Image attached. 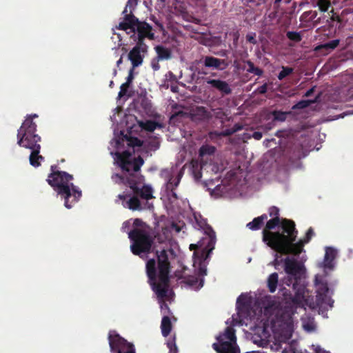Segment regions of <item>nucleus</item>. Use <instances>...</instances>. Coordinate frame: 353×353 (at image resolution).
I'll use <instances>...</instances> for the list:
<instances>
[{"label": "nucleus", "instance_id": "obj_1", "mask_svg": "<svg viewBox=\"0 0 353 353\" xmlns=\"http://www.w3.org/2000/svg\"><path fill=\"white\" fill-rule=\"evenodd\" d=\"M115 161L122 174H112V179L114 183L123 184L132 190V193L123 192L118 195L123 206L132 211L152 208L153 205L148 201L154 198L153 190L144 184V176L140 174L141 168L144 163L143 159L141 156L132 158V154L125 150L115 152Z\"/></svg>", "mask_w": 353, "mask_h": 353}, {"label": "nucleus", "instance_id": "obj_2", "mask_svg": "<svg viewBox=\"0 0 353 353\" xmlns=\"http://www.w3.org/2000/svg\"><path fill=\"white\" fill-rule=\"evenodd\" d=\"M263 241L278 253L289 252L286 243L294 241L298 234L295 223L292 220L279 217L272 218L267 221L263 232Z\"/></svg>", "mask_w": 353, "mask_h": 353}, {"label": "nucleus", "instance_id": "obj_3", "mask_svg": "<svg viewBox=\"0 0 353 353\" xmlns=\"http://www.w3.org/2000/svg\"><path fill=\"white\" fill-rule=\"evenodd\" d=\"M157 257L159 282L157 281V264L155 259H149L146 263V273L153 291L156 293L158 298L163 299L168 294L170 282L169 274L170 272V263L165 250H163L160 252H157Z\"/></svg>", "mask_w": 353, "mask_h": 353}, {"label": "nucleus", "instance_id": "obj_4", "mask_svg": "<svg viewBox=\"0 0 353 353\" xmlns=\"http://www.w3.org/2000/svg\"><path fill=\"white\" fill-rule=\"evenodd\" d=\"M132 7L131 0H128L122 12L123 20L115 28L123 30L128 34H131L130 38L137 43H145V39L153 40L155 37L152 26L145 21H140L132 13Z\"/></svg>", "mask_w": 353, "mask_h": 353}, {"label": "nucleus", "instance_id": "obj_5", "mask_svg": "<svg viewBox=\"0 0 353 353\" xmlns=\"http://www.w3.org/2000/svg\"><path fill=\"white\" fill-rule=\"evenodd\" d=\"M57 165L51 166V173L48 175L49 185L54 188L57 194L64 199L65 206L70 209L82 196L81 190L72 183L73 176L63 171H56Z\"/></svg>", "mask_w": 353, "mask_h": 353}, {"label": "nucleus", "instance_id": "obj_6", "mask_svg": "<svg viewBox=\"0 0 353 353\" xmlns=\"http://www.w3.org/2000/svg\"><path fill=\"white\" fill-rule=\"evenodd\" d=\"M303 265L294 258L286 257L284 259V270L287 276L283 279V284L292 286L294 292L292 302L299 303L304 299V288L300 285Z\"/></svg>", "mask_w": 353, "mask_h": 353}, {"label": "nucleus", "instance_id": "obj_7", "mask_svg": "<svg viewBox=\"0 0 353 353\" xmlns=\"http://www.w3.org/2000/svg\"><path fill=\"white\" fill-rule=\"evenodd\" d=\"M128 238L132 242L130 249L134 255L141 256L142 253L150 252L153 238L143 228H134L128 232Z\"/></svg>", "mask_w": 353, "mask_h": 353}, {"label": "nucleus", "instance_id": "obj_8", "mask_svg": "<svg viewBox=\"0 0 353 353\" xmlns=\"http://www.w3.org/2000/svg\"><path fill=\"white\" fill-rule=\"evenodd\" d=\"M216 340L217 343H213L212 347L217 353H240L233 327H227L224 333L216 337Z\"/></svg>", "mask_w": 353, "mask_h": 353}, {"label": "nucleus", "instance_id": "obj_9", "mask_svg": "<svg viewBox=\"0 0 353 353\" xmlns=\"http://www.w3.org/2000/svg\"><path fill=\"white\" fill-rule=\"evenodd\" d=\"M315 285L316 287V296L314 301L309 302L306 300L307 304L312 310L327 309L329 306H333L334 300L332 299L329 294V288L327 283L324 281L321 277L316 276L315 277Z\"/></svg>", "mask_w": 353, "mask_h": 353}, {"label": "nucleus", "instance_id": "obj_10", "mask_svg": "<svg viewBox=\"0 0 353 353\" xmlns=\"http://www.w3.org/2000/svg\"><path fill=\"white\" fill-rule=\"evenodd\" d=\"M108 339L112 353H136L134 345L115 330L109 332Z\"/></svg>", "mask_w": 353, "mask_h": 353}, {"label": "nucleus", "instance_id": "obj_11", "mask_svg": "<svg viewBox=\"0 0 353 353\" xmlns=\"http://www.w3.org/2000/svg\"><path fill=\"white\" fill-rule=\"evenodd\" d=\"M160 175L162 178L167 180L165 189L168 192V196H170V199L172 198L174 200H177L179 197L175 190L180 183L182 174L179 172L176 176L174 177L170 170L163 169L161 171Z\"/></svg>", "mask_w": 353, "mask_h": 353}, {"label": "nucleus", "instance_id": "obj_12", "mask_svg": "<svg viewBox=\"0 0 353 353\" xmlns=\"http://www.w3.org/2000/svg\"><path fill=\"white\" fill-rule=\"evenodd\" d=\"M37 117L38 115L34 114L27 117L23 121V143L41 141V137L35 134L37 124L32 121L33 118Z\"/></svg>", "mask_w": 353, "mask_h": 353}, {"label": "nucleus", "instance_id": "obj_13", "mask_svg": "<svg viewBox=\"0 0 353 353\" xmlns=\"http://www.w3.org/2000/svg\"><path fill=\"white\" fill-rule=\"evenodd\" d=\"M314 235V230L310 227L307 230L305 236L303 239L299 240L296 243H295L296 238L294 241L289 240L286 243L289 247V252L286 253L285 254H293L297 256L301 254L303 251L304 245L309 243Z\"/></svg>", "mask_w": 353, "mask_h": 353}, {"label": "nucleus", "instance_id": "obj_14", "mask_svg": "<svg viewBox=\"0 0 353 353\" xmlns=\"http://www.w3.org/2000/svg\"><path fill=\"white\" fill-rule=\"evenodd\" d=\"M148 46L145 43L136 42V45L128 53V59L132 63L133 68L139 66L143 61V54L148 51Z\"/></svg>", "mask_w": 353, "mask_h": 353}, {"label": "nucleus", "instance_id": "obj_15", "mask_svg": "<svg viewBox=\"0 0 353 353\" xmlns=\"http://www.w3.org/2000/svg\"><path fill=\"white\" fill-rule=\"evenodd\" d=\"M211 252L210 247H207L206 249L203 250L201 252L196 251L193 253L194 265H198L199 272L201 276L207 274V269L204 263L210 257Z\"/></svg>", "mask_w": 353, "mask_h": 353}, {"label": "nucleus", "instance_id": "obj_16", "mask_svg": "<svg viewBox=\"0 0 353 353\" xmlns=\"http://www.w3.org/2000/svg\"><path fill=\"white\" fill-rule=\"evenodd\" d=\"M196 221L200 229L204 230V232L208 235L207 247H210V251H212L214 249L216 243V234L212 227L207 223L205 219L200 217V220L195 217Z\"/></svg>", "mask_w": 353, "mask_h": 353}, {"label": "nucleus", "instance_id": "obj_17", "mask_svg": "<svg viewBox=\"0 0 353 353\" xmlns=\"http://www.w3.org/2000/svg\"><path fill=\"white\" fill-rule=\"evenodd\" d=\"M39 143V142L23 143V147L32 150L29 161L30 165L34 167H39L41 165V161L44 160V157L39 154L41 145Z\"/></svg>", "mask_w": 353, "mask_h": 353}, {"label": "nucleus", "instance_id": "obj_18", "mask_svg": "<svg viewBox=\"0 0 353 353\" xmlns=\"http://www.w3.org/2000/svg\"><path fill=\"white\" fill-rule=\"evenodd\" d=\"M203 63L206 68L219 70H223L228 66V63L225 60L212 56L204 57L203 58Z\"/></svg>", "mask_w": 353, "mask_h": 353}, {"label": "nucleus", "instance_id": "obj_19", "mask_svg": "<svg viewBox=\"0 0 353 353\" xmlns=\"http://www.w3.org/2000/svg\"><path fill=\"white\" fill-rule=\"evenodd\" d=\"M206 82L208 84L211 85L212 88L218 90L222 96L228 95L232 93L230 85L225 81L209 79Z\"/></svg>", "mask_w": 353, "mask_h": 353}, {"label": "nucleus", "instance_id": "obj_20", "mask_svg": "<svg viewBox=\"0 0 353 353\" xmlns=\"http://www.w3.org/2000/svg\"><path fill=\"white\" fill-rule=\"evenodd\" d=\"M318 15V13L315 10H309L304 12L299 18L301 23H308L313 22V26H316L321 23V18L315 19Z\"/></svg>", "mask_w": 353, "mask_h": 353}, {"label": "nucleus", "instance_id": "obj_21", "mask_svg": "<svg viewBox=\"0 0 353 353\" xmlns=\"http://www.w3.org/2000/svg\"><path fill=\"white\" fill-rule=\"evenodd\" d=\"M336 256V251L332 248H327L323 260V267L325 269L332 270L334 264V260Z\"/></svg>", "mask_w": 353, "mask_h": 353}, {"label": "nucleus", "instance_id": "obj_22", "mask_svg": "<svg viewBox=\"0 0 353 353\" xmlns=\"http://www.w3.org/2000/svg\"><path fill=\"white\" fill-rule=\"evenodd\" d=\"M268 219V215L263 214L262 215L254 218L251 222L247 223L246 227L253 231L258 230L261 228L263 223Z\"/></svg>", "mask_w": 353, "mask_h": 353}, {"label": "nucleus", "instance_id": "obj_23", "mask_svg": "<svg viewBox=\"0 0 353 353\" xmlns=\"http://www.w3.org/2000/svg\"><path fill=\"white\" fill-rule=\"evenodd\" d=\"M139 127H141V129L150 132H152L157 128H161L162 127V125L161 123L152 120L139 121Z\"/></svg>", "mask_w": 353, "mask_h": 353}, {"label": "nucleus", "instance_id": "obj_24", "mask_svg": "<svg viewBox=\"0 0 353 353\" xmlns=\"http://www.w3.org/2000/svg\"><path fill=\"white\" fill-rule=\"evenodd\" d=\"M154 50L157 54L158 60H168L172 57L170 50L162 45L155 46Z\"/></svg>", "mask_w": 353, "mask_h": 353}, {"label": "nucleus", "instance_id": "obj_25", "mask_svg": "<svg viewBox=\"0 0 353 353\" xmlns=\"http://www.w3.org/2000/svg\"><path fill=\"white\" fill-rule=\"evenodd\" d=\"M216 148L209 144H204L201 145L199 150V156L202 159L204 157H210L214 154Z\"/></svg>", "mask_w": 353, "mask_h": 353}, {"label": "nucleus", "instance_id": "obj_26", "mask_svg": "<svg viewBox=\"0 0 353 353\" xmlns=\"http://www.w3.org/2000/svg\"><path fill=\"white\" fill-rule=\"evenodd\" d=\"M279 283V275L276 272L269 275L267 280V285L270 292L274 293L276 290Z\"/></svg>", "mask_w": 353, "mask_h": 353}, {"label": "nucleus", "instance_id": "obj_27", "mask_svg": "<svg viewBox=\"0 0 353 353\" xmlns=\"http://www.w3.org/2000/svg\"><path fill=\"white\" fill-rule=\"evenodd\" d=\"M172 328L170 319L168 316H164L161 320V329L162 335L165 337L168 336Z\"/></svg>", "mask_w": 353, "mask_h": 353}, {"label": "nucleus", "instance_id": "obj_28", "mask_svg": "<svg viewBox=\"0 0 353 353\" xmlns=\"http://www.w3.org/2000/svg\"><path fill=\"white\" fill-rule=\"evenodd\" d=\"M339 39L332 40L327 43L321 44L316 47L315 50L319 51L320 50H325L326 52H330L334 50L339 44Z\"/></svg>", "mask_w": 353, "mask_h": 353}, {"label": "nucleus", "instance_id": "obj_29", "mask_svg": "<svg viewBox=\"0 0 353 353\" xmlns=\"http://www.w3.org/2000/svg\"><path fill=\"white\" fill-rule=\"evenodd\" d=\"M246 64L248 66L247 72L249 73L254 74L256 76H261L263 74V70L259 67H256L252 61L248 60Z\"/></svg>", "mask_w": 353, "mask_h": 353}, {"label": "nucleus", "instance_id": "obj_30", "mask_svg": "<svg viewBox=\"0 0 353 353\" xmlns=\"http://www.w3.org/2000/svg\"><path fill=\"white\" fill-rule=\"evenodd\" d=\"M314 3L319 7V9L322 12H325L331 6L330 0H314Z\"/></svg>", "mask_w": 353, "mask_h": 353}, {"label": "nucleus", "instance_id": "obj_31", "mask_svg": "<svg viewBox=\"0 0 353 353\" xmlns=\"http://www.w3.org/2000/svg\"><path fill=\"white\" fill-rule=\"evenodd\" d=\"M207 248V240L206 239H202L201 241L198 242L196 244H190V250L201 252L203 250L206 249Z\"/></svg>", "mask_w": 353, "mask_h": 353}, {"label": "nucleus", "instance_id": "obj_32", "mask_svg": "<svg viewBox=\"0 0 353 353\" xmlns=\"http://www.w3.org/2000/svg\"><path fill=\"white\" fill-rule=\"evenodd\" d=\"M166 345L169 349V353H178L179 350L176 344V337L174 336L172 338H170L167 342Z\"/></svg>", "mask_w": 353, "mask_h": 353}, {"label": "nucleus", "instance_id": "obj_33", "mask_svg": "<svg viewBox=\"0 0 353 353\" xmlns=\"http://www.w3.org/2000/svg\"><path fill=\"white\" fill-rule=\"evenodd\" d=\"M160 143L157 139H153L148 141L144 146V148L149 151H155L159 149Z\"/></svg>", "mask_w": 353, "mask_h": 353}, {"label": "nucleus", "instance_id": "obj_34", "mask_svg": "<svg viewBox=\"0 0 353 353\" xmlns=\"http://www.w3.org/2000/svg\"><path fill=\"white\" fill-rule=\"evenodd\" d=\"M287 38L294 42H300L302 40V36L300 32H294V31H288L286 33Z\"/></svg>", "mask_w": 353, "mask_h": 353}, {"label": "nucleus", "instance_id": "obj_35", "mask_svg": "<svg viewBox=\"0 0 353 353\" xmlns=\"http://www.w3.org/2000/svg\"><path fill=\"white\" fill-rule=\"evenodd\" d=\"M293 68L290 67L283 66L281 71L278 74V79L281 81L286 77L289 76L293 72Z\"/></svg>", "mask_w": 353, "mask_h": 353}, {"label": "nucleus", "instance_id": "obj_36", "mask_svg": "<svg viewBox=\"0 0 353 353\" xmlns=\"http://www.w3.org/2000/svg\"><path fill=\"white\" fill-rule=\"evenodd\" d=\"M129 87L130 85H127L125 83L121 84V85L120 86V91L118 94L119 98H122L124 96L131 97L130 94H128V90Z\"/></svg>", "mask_w": 353, "mask_h": 353}, {"label": "nucleus", "instance_id": "obj_37", "mask_svg": "<svg viewBox=\"0 0 353 353\" xmlns=\"http://www.w3.org/2000/svg\"><path fill=\"white\" fill-rule=\"evenodd\" d=\"M268 212L270 216L274 218V217H279V209L276 206H272L268 209Z\"/></svg>", "mask_w": 353, "mask_h": 353}, {"label": "nucleus", "instance_id": "obj_38", "mask_svg": "<svg viewBox=\"0 0 353 353\" xmlns=\"http://www.w3.org/2000/svg\"><path fill=\"white\" fill-rule=\"evenodd\" d=\"M283 0H274V6H273L274 11L270 14V17H272L273 18V17H276V13L279 12V6H280V3Z\"/></svg>", "mask_w": 353, "mask_h": 353}, {"label": "nucleus", "instance_id": "obj_39", "mask_svg": "<svg viewBox=\"0 0 353 353\" xmlns=\"http://www.w3.org/2000/svg\"><path fill=\"white\" fill-rule=\"evenodd\" d=\"M314 101H310V100H302L298 102L296 105V106L298 108H305L307 107L310 103H314Z\"/></svg>", "mask_w": 353, "mask_h": 353}, {"label": "nucleus", "instance_id": "obj_40", "mask_svg": "<svg viewBox=\"0 0 353 353\" xmlns=\"http://www.w3.org/2000/svg\"><path fill=\"white\" fill-rule=\"evenodd\" d=\"M213 112L214 117L216 119H223L225 117V112L221 109L214 110Z\"/></svg>", "mask_w": 353, "mask_h": 353}, {"label": "nucleus", "instance_id": "obj_41", "mask_svg": "<svg viewBox=\"0 0 353 353\" xmlns=\"http://www.w3.org/2000/svg\"><path fill=\"white\" fill-rule=\"evenodd\" d=\"M268 84L267 83H265L264 84H263L261 86H259L256 90H255V93H258V94H264L267 92L268 91Z\"/></svg>", "mask_w": 353, "mask_h": 353}, {"label": "nucleus", "instance_id": "obj_42", "mask_svg": "<svg viewBox=\"0 0 353 353\" xmlns=\"http://www.w3.org/2000/svg\"><path fill=\"white\" fill-rule=\"evenodd\" d=\"M274 260L272 262V265L274 266L276 269H277V267L283 261L284 259H280V256H279L278 253H276L274 254Z\"/></svg>", "mask_w": 353, "mask_h": 353}, {"label": "nucleus", "instance_id": "obj_43", "mask_svg": "<svg viewBox=\"0 0 353 353\" xmlns=\"http://www.w3.org/2000/svg\"><path fill=\"white\" fill-rule=\"evenodd\" d=\"M292 315H293L292 312H283V314L281 316V319H282V320H284L283 319L286 316V322L288 323H290L292 321Z\"/></svg>", "mask_w": 353, "mask_h": 353}, {"label": "nucleus", "instance_id": "obj_44", "mask_svg": "<svg viewBox=\"0 0 353 353\" xmlns=\"http://www.w3.org/2000/svg\"><path fill=\"white\" fill-rule=\"evenodd\" d=\"M246 40L249 43H250L252 44H254V45L257 43V41L256 39V34L255 33L248 34L246 35Z\"/></svg>", "mask_w": 353, "mask_h": 353}, {"label": "nucleus", "instance_id": "obj_45", "mask_svg": "<svg viewBox=\"0 0 353 353\" xmlns=\"http://www.w3.org/2000/svg\"><path fill=\"white\" fill-rule=\"evenodd\" d=\"M234 132H233L232 128L225 129L222 130L221 132L217 134L219 137H228L233 134Z\"/></svg>", "mask_w": 353, "mask_h": 353}, {"label": "nucleus", "instance_id": "obj_46", "mask_svg": "<svg viewBox=\"0 0 353 353\" xmlns=\"http://www.w3.org/2000/svg\"><path fill=\"white\" fill-rule=\"evenodd\" d=\"M133 71H134V68L133 67L129 71V73H128V75L127 77V79H126V81L125 82V83H126L127 85H131L133 79H134V74H133Z\"/></svg>", "mask_w": 353, "mask_h": 353}, {"label": "nucleus", "instance_id": "obj_47", "mask_svg": "<svg viewBox=\"0 0 353 353\" xmlns=\"http://www.w3.org/2000/svg\"><path fill=\"white\" fill-rule=\"evenodd\" d=\"M145 225V223L140 219H135L133 221V225L135 228H142Z\"/></svg>", "mask_w": 353, "mask_h": 353}, {"label": "nucleus", "instance_id": "obj_48", "mask_svg": "<svg viewBox=\"0 0 353 353\" xmlns=\"http://www.w3.org/2000/svg\"><path fill=\"white\" fill-rule=\"evenodd\" d=\"M247 3H253L254 6H257L263 3H265V0H244Z\"/></svg>", "mask_w": 353, "mask_h": 353}, {"label": "nucleus", "instance_id": "obj_49", "mask_svg": "<svg viewBox=\"0 0 353 353\" xmlns=\"http://www.w3.org/2000/svg\"><path fill=\"white\" fill-rule=\"evenodd\" d=\"M331 12L332 13V17L330 18L331 21H336L338 22H341V17L339 15H336V14H334V10L333 9L331 10Z\"/></svg>", "mask_w": 353, "mask_h": 353}, {"label": "nucleus", "instance_id": "obj_50", "mask_svg": "<svg viewBox=\"0 0 353 353\" xmlns=\"http://www.w3.org/2000/svg\"><path fill=\"white\" fill-rule=\"evenodd\" d=\"M274 118L275 119L280 120V121H284L285 119L284 113L281 112L280 114H277L276 112H274Z\"/></svg>", "mask_w": 353, "mask_h": 353}, {"label": "nucleus", "instance_id": "obj_51", "mask_svg": "<svg viewBox=\"0 0 353 353\" xmlns=\"http://www.w3.org/2000/svg\"><path fill=\"white\" fill-rule=\"evenodd\" d=\"M263 137V134L261 132L256 131L253 133L252 137L256 140H260Z\"/></svg>", "mask_w": 353, "mask_h": 353}, {"label": "nucleus", "instance_id": "obj_52", "mask_svg": "<svg viewBox=\"0 0 353 353\" xmlns=\"http://www.w3.org/2000/svg\"><path fill=\"white\" fill-rule=\"evenodd\" d=\"M130 227V223L129 221H124L122 224L121 230L125 232Z\"/></svg>", "mask_w": 353, "mask_h": 353}, {"label": "nucleus", "instance_id": "obj_53", "mask_svg": "<svg viewBox=\"0 0 353 353\" xmlns=\"http://www.w3.org/2000/svg\"><path fill=\"white\" fill-rule=\"evenodd\" d=\"M232 128L233 130V132L235 133L238 131L241 130L243 129V125L240 123H236Z\"/></svg>", "mask_w": 353, "mask_h": 353}, {"label": "nucleus", "instance_id": "obj_54", "mask_svg": "<svg viewBox=\"0 0 353 353\" xmlns=\"http://www.w3.org/2000/svg\"><path fill=\"white\" fill-rule=\"evenodd\" d=\"M314 350V353H330L329 352H327L323 349H321L319 346L315 347L314 345H312Z\"/></svg>", "mask_w": 353, "mask_h": 353}, {"label": "nucleus", "instance_id": "obj_55", "mask_svg": "<svg viewBox=\"0 0 353 353\" xmlns=\"http://www.w3.org/2000/svg\"><path fill=\"white\" fill-rule=\"evenodd\" d=\"M22 130V125H21L20 128L18 130L17 139H18V144L19 145H22V135L21 134V130Z\"/></svg>", "mask_w": 353, "mask_h": 353}, {"label": "nucleus", "instance_id": "obj_56", "mask_svg": "<svg viewBox=\"0 0 353 353\" xmlns=\"http://www.w3.org/2000/svg\"><path fill=\"white\" fill-rule=\"evenodd\" d=\"M187 283L191 285H194L197 283V278L192 277L187 280Z\"/></svg>", "mask_w": 353, "mask_h": 353}, {"label": "nucleus", "instance_id": "obj_57", "mask_svg": "<svg viewBox=\"0 0 353 353\" xmlns=\"http://www.w3.org/2000/svg\"><path fill=\"white\" fill-rule=\"evenodd\" d=\"M315 86L312 87V88L309 89L304 94V97H308L311 96L313 92H314Z\"/></svg>", "mask_w": 353, "mask_h": 353}, {"label": "nucleus", "instance_id": "obj_58", "mask_svg": "<svg viewBox=\"0 0 353 353\" xmlns=\"http://www.w3.org/2000/svg\"><path fill=\"white\" fill-rule=\"evenodd\" d=\"M152 68L154 70H158L160 68V65L159 64L158 61H152Z\"/></svg>", "mask_w": 353, "mask_h": 353}, {"label": "nucleus", "instance_id": "obj_59", "mask_svg": "<svg viewBox=\"0 0 353 353\" xmlns=\"http://www.w3.org/2000/svg\"><path fill=\"white\" fill-rule=\"evenodd\" d=\"M185 114V113L183 112V111H179L178 112H175L174 114H173L170 119H174L175 117H178V116H183Z\"/></svg>", "mask_w": 353, "mask_h": 353}, {"label": "nucleus", "instance_id": "obj_60", "mask_svg": "<svg viewBox=\"0 0 353 353\" xmlns=\"http://www.w3.org/2000/svg\"><path fill=\"white\" fill-rule=\"evenodd\" d=\"M142 144H143V141H141L140 139H139L137 138L134 139V145H135L137 146H141Z\"/></svg>", "mask_w": 353, "mask_h": 353}, {"label": "nucleus", "instance_id": "obj_61", "mask_svg": "<svg viewBox=\"0 0 353 353\" xmlns=\"http://www.w3.org/2000/svg\"><path fill=\"white\" fill-rule=\"evenodd\" d=\"M123 62V57H121L117 61V65L119 66L120 64H121Z\"/></svg>", "mask_w": 353, "mask_h": 353}, {"label": "nucleus", "instance_id": "obj_62", "mask_svg": "<svg viewBox=\"0 0 353 353\" xmlns=\"http://www.w3.org/2000/svg\"><path fill=\"white\" fill-rule=\"evenodd\" d=\"M165 307V308H166L167 310H170V309H169V307H168V305L166 303H163V305H161V307Z\"/></svg>", "mask_w": 353, "mask_h": 353}, {"label": "nucleus", "instance_id": "obj_63", "mask_svg": "<svg viewBox=\"0 0 353 353\" xmlns=\"http://www.w3.org/2000/svg\"><path fill=\"white\" fill-rule=\"evenodd\" d=\"M282 353H295V352H292L288 351L286 349H285L282 351Z\"/></svg>", "mask_w": 353, "mask_h": 353}, {"label": "nucleus", "instance_id": "obj_64", "mask_svg": "<svg viewBox=\"0 0 353 353\" xmlns=\"http://www.w3.org/2000/svg\"><path fill=\"white\" fill-rule=\"evenodd\" d=\"M194 21L196 23H200V19H194Z\"/></svg>", "mask_w": 353, "mask_h": 353}]
</instances>
